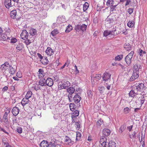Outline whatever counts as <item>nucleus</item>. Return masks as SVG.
Wrapping results in <instances>:
<instances>
[{"mask_svg":"<svg viewBox=\"0 0 147 147\" xmlns=\"http://www.w3.org/2000/svg\"><path fill=\"white\" fill-rule=\"evenodd\" d=\"M19 111L20 110L18 107H15L13 108L12 112L14 115L16 116L19 113Z\"/></svg>","mask_w":147,"mask_h":147,"instance_id":"nucleus-18","label":"nucleus"},{"mask_svg":"<svg viewBox=\"0 0 147 147\" xmlns=\"http://www.w3.org/2000/svg\"><path fill=\"white\" fill-rule=\"evenodd\" d=\"M11 42L13 43H16L17 41V40L15 38H11Z\"/></svg>","mask_w":147,"mask_h":147,"instance_id":"nucleus-53","label":"nucleus"},{"mask_svg":"<svg viewBox=\"0 0 147 147\" xmlns=\"http://www.w3.org/2000/svg\"><path fill=\"white\" fill-rule=\"evenodd\" d=\"M142 66L139 63L137 62L135 64L133 68V71L139 72V70L142 69Z\"/></svg>","mask_w":147,"mask_h":147,"instance_id":"nucleus-8","label":"nucleus"},{"mask_svg":"<svg viewBox=\"0 0 147 147\" xmlns=\"http://www.w3.org/2000/svg\"><path fill=\"white\" fill-rule=\"evenodd\" d=\"M117 4H115L113 6H111L112 7H111L110 11L111 12H113L115 10V8L117 6Z\"/></svg>","mask_w":147,"mask_h":147,"instance_id":"nucleus-51","label":"nucleus"},{"mask_svg":"<svg viewBox=\"0 0 147 147\" xmlns=\"http://www.w3.org/2000/svg\"><path fill=\"white\" fill-rule=\"evenodd\" d=\"M58 30L57 29H55L52 31L51 32V34L53 36L59 33Z\"/></svg>","mask_w":147,"mask_h":147,"instance_id":"nucleus-40","label":"nucleus"},{"mask_svg":"<svg viewBox=\"0 0 147 147\" xmlns=\"http://www.w3.org/2000/svg\"><path fill=\"white\" fill-rule=\"evenodd\" d=\"M17 14L16 11V10H13L11 11L10 13V15L11 17L13 19H15L16 18V16Z\"/></svg>","mask_w":147,"mask_h":147,"instance_id":"nucleus-30","label":"nucleus"},{"mask_svg":"<svg viewBox=\"0 0 147 147\" xmlns=\"http://www.w3.org/2000/svg\"><path fill=\"white\" fill-rule=\"evenodd\" d=\"M49 145L47 141L44 140L41 142L40 146V147H49Z\"/></svg>","mask_w":147,"mask_h":147,"instance_id":"nucleus-25","label":"nucleus"},{"mask_svg":"<svg viewBox=\"0 0 147 147\" xmlns=\"http://www.w3.org/2000/svg\"><path fill=\"white\" fill-rule=\"evenodd\" d=\"M9 72L11 74H15V69L12 66H9Z\"/></svg>","mask_w":147,"mask_h":147,"instance_id":"nucleus-34","label":"nucleus"},{"mask_svg":"<svg viewBox=\"0 0 147 147\" xmlns=\"http://www.w3.org/2000/svg\"><path fill=\"white\" fill-rule=\"evenodd\" d=\"M89 6L88 3L87 2H85L83 5V10L84 11H85L87 10Z\"/></svg>","mask_w":147,"mask_h":147,"instance_id":"nucleus-44","label":"nucleus"},{"mask_svg":"<svg viewBox=\"0 0 147 147\" xmlns=\"http://www.w3.org/2000/svg\"><path fill=\"white\" fill-rule=\"evenodd\" d=\"M103 134L106 136H109L111 134L110 130L107 129H104L102 131Z\"/></svg>","mask_w":147,"mask_h":147,"instance_id":"nucleus-21","label":"nucleus"},{"mask_svg":"<svg viewBox=\"0 0 147 147\" xmlns=\"http://www.w3.org/2000/svg\"><path fill=\"white\" fill-rule=\"evenodd\" d=\"M8 89V87L7 86H5L2 89V90L3 92H4L7 91Z\"/></svg>","mask_w":147,"mask_h":147,"instance_id":"nucleus-60","label":"nucleus"},{"mask_svg":"<svg viewBox=\"0 0 147 147\" xmlns=\"http://www.w3.org/2000/svg\"><path fill=\"white\" fill-rule=\"evenodd\" d=\"M107 139L105 137H102L100 140V147H116V144L114 142L110 141L108 145L107 144Z\"/></svg>","mask_w":147,"mask_h":147,"instance_id":"nucleus-1","label":"nucleus"},{"mask_svg":"<svg viewBox=\"0 0 147 147\" xmlns=\"http://www.w3.org/2000/svg\"><path fill=\"white\" fill-rule=\"evenodd\" d=\"M46 53L49 56H51L53 55L54 51L53 49L50 47H48L46 51Z\"/></svg>","mask_w":147,"mask_h":147,"instance_id":"nucleus-17","label":"nucleus"},{"mask_svg":"<svg viewBox=\"0 0 147 147\" xmlns=\"http://www.w3.org/2000/svg\"><path fill=\"white\" fill-rule=\"evenodd\" d=\"M36 30L33 28H31L30 30V34L32 35H34L36 34Z\"/></svg>","mask_w":147,"mask_h":147,"instance_id":"nucleus-43","label":"nucleus"},{"mask_svg":"<svg viewBox=\"0 0 147 147\" xmlns=\"http://www.w3.org/2000/svg\"><path fill=\"white\" fill-rule=\"evenodd\" d=\"M80 28V26L79 25H77L75 26V29L76 31L79 32Z\"/></svg>","mask_w":147,"mask_h":147,"instance_id":"nucleus-52","label":"nucleus"},{"mask_svg":"<svg viewBox=\"0 0 147 147\" xmlns=\"http://www.w3.org/2000/svg\"><path fill=\"white\" fill-rule=\"evenodd\" d=\"M124 47V48L127 51H129L131 50V46L129 44H125Z\"/></svg>","mask_w":147,"mask_h":147,"instance_id":"nucleus-36","label":"nucleus"},{"mask_svg":"<svg viewBox=\"0 0 147 147\" xmlns=\"http://www.w3.org/2000/svg\"><path fill=\"white\" fill-rule=\"evenodd\" d=\"M136 132L134 131L132 135H129V137L130 138L133 139L135 138L136 137Z\"/></svg>","mask_w":147,"mask_h":147,"instance_id":"nucleus-54","label":"nucleus"},{"mask_svg":"<svg viewBox=\"0 0 147 147\" xmlns=\"http://www.w3.org/2000/svg\"><path fill=\"white\" fill-rule=\"evenodd\" d=\"M111 77V74L107 72H105L103 73L102 75V80L103 81L107 82L110 80Z\"/></svg>","mask_w":147,"mask_h":147,"instance_id":"nucleus-7","label":"nucleus"},{"mask_svg":"<svg viewBox=\"0 0 147 147\" xmlns=\"http://www.w3.org/2000/svg\"><path fill=\"white\" fill-rule=\"evenodd\" d=\"M79 112L78 110H76L72 113L71 114V118L72 119H74L76 118V117L78 116L79 115Z\"/></svg>","mask_w":147,"mask_h":147,"instance_id":"nucleus-19","label":"nucleus"},{"mask_svg":"<svg viewBox=\"0 0 147 147\" xmlns=\"http://www.w3.org/2000/svg\"><path fill=\"white\" fill-rule=\"evenodd\" d=\"M73 30V27L71 25H69L66 28L65 30V32L66 33H68L70 32Z\"/></svg>","mask_w":147,"mask_h":147,"instance_id":"nucleus-33","label":"nucleus"},{"mask_svg":"<svg viewBox=\"0 0 147 147\" xmlns=\"http://www.w3.org/2000/svg\"><path fill=\"white\" fill-rule=\"evenodd\" d=\"M69 107L70 110L71 111H74L76 108V105L74 103H70L69 105Z\"/></svg>","mask_w":147,"mask_h":147,"instance_id":"nucleus-32","label":"nucleus"},{"mask_svg":"<svg viewBox=\"0 0 147 147\" xmlns=\"http://www.w3.org/2000/svg\"><path fill=\"white\" fill-rule=\"evenodd\" d=\"M126 2L125 4V6H126L129 4H130L131 3V0H126Z\"/></svg>","mask_w":147,"mask_h":147,"instance_id":"nucleus-59","label":"nucleus"},{"mask_svg":"<svg viewBox=\"0 0 147 147\" xmlns=\"http://www.w3.org/2000/svg\"><path fill=\"white\" fill-rule=\"evenodd\" d=\"M126 128V125L125 124L121 125L120 127L119 130V132L120 133H121Z\"/></svg>","mask_w":147,"mask_h":147,"instance_id":"nucleus-31","label":"nucleus"},{"mask_svg":"<svg viewBox=\"0 0 147 147\" xmlns=\"http://www.w3.org/2000/svg\"><path fill=\"white\" fill-rule=\"evenodd\" d=\"M38 72H39L38 76L40 78H43L45 74L42 69H39Z\"/></svg>","mask_w":147,"mask_h":147,"instance_id":"nucleus-23","label":"nucleus"},{"mask_svg":"<svg viewBox=\"0 0 147 147\" xmlns=\"http://www.w3.org/2000/svg\"><path fill=\"white\" fill-rule=\"evenodd\" d=\"M81 136V133L79 132H76V140H78L80 139V137Z\"/></svg>","mask_w":147,"mask_h":147,"instance_id":"nucleus-47","label":"nucleus"},{"mask_svg":"<svg viewBox=\"0 0 147 147\" xmlns=\"http://www.w3.org/2000/svg\"><path fill=\"white\" fill-rule=\"evenodd\" d=\"M140 56H142L143 54H145L146 52L144 51H143L142 50L140 49H139L138 52Z\"/></svg>","mask_w":147,"mask_h":147,"instance_id":"nucleus-46","label":"nucleus"},{"mask_svg":"<svg viewBox=\"0 0 147 147\" xmlns=\"http://www.w3.org/2000/svg\"><path fill=\"white\" fill-rule=\"evenodd\" d=\"M87 25L85 24H83L82 25H81L80 26V30L82 32H84L86 30L87 28Z\"/></svg>","mask_w":147,"mask_h":147,"instance_id":"nucleus-37","label":"nucleus"},{"mask_svg":"<svg viewBox=\"0 0 147 147\" xmlns=\"http://www.w3.org/2000/svg\"><path fill=\"white\" fill-rule=\"evenodd\" d=\"M145 135H144L143 136H142L141 139V142L142 141L143 143H145Z\"/></svg>","mask_w":147,"mask_h":147,"instance_id":"nucleus-62","label":"nucleus"},{"mask_svg":"<svg viewBox=\"0 0 147 147\" xmlns=\"http://www.w3.org/2000/svg\"><path fill=\"white\" fill-rule=\"evenodd\" d=\"M32 92L30 91H29L27 92L26 94V95L25 97L29 99L31 97L32 95Z\"/></svg>","mask_w":147,"mask_h":147,"instance_id":"nucleus-39","label":"nucleus"},{"mask_svg":"<svg viewBox=\"0 0 147 147\" xmlns=\"http://www.w3.org/2000/svg\"><path fill=\"white\" fill-rule=\"evenodd\" d=\"M144 87V84L143 83H140L134 88V90L136 92H138L139 94L140 93V92L142 91Z\"/></svg>","mask_w":147,"mask_h":147,"instance_id":"nucleus-5","label":"nucleus"},{"mask_svg":"<svg viewBox=\"0 0 147 147\" xmlns=\"http://www.w3.org/2000/svg\"><path fill=\"white\" fill-rule=\"evenodd\" d=\"M75 89L73 87H70L67 89V92L69 94L67 97L69 101H71V98L72 97V94L74 92Z\"/></svg>","mask_w":147,"mask_h":147,"instance_id":"nucleus-3","label":"nucleus"},{"mask_svg":"<svg viewBox=\"0 0 147 147\" xmlns=\"http://www.w3.org/2000/svg\"><path fill=\"white\" fill-rule=\"evenodd\" d=\"M81 122L80 121H78V122H76L75 123V125L76 128L79 129V128L81 127Z\"/></svg>","mask_w":147,"mask_h":147,"instance_id":"nucleus-42","label":"nucleus"},{"mask_svg":"<svg viewBox=\"0 0 147 147\" xmlns=\"http://www.w3.org/2000/svg\"><path fill=\"white\" fill-rule=\"evenodd\" d=\"M28 34L26 30H24L20 34L22 38L24 40H26L28 37Z\"/></svg>","mask_w":147,"mask_h":147,"instance_id":"nucleus-10","label":"nucleus"},{"mask_svg":"<svg viewBox=\"0 0 147 147\" xmlns=\"http://www.w3.org/2000/svg\"><path fill=\"white\" fill-rule=\"evenodd\" d=\"M25 42L27 45H29L30 43H31V42L30 41V40H25Z\"/></svg>","mask_w":147,"mask_h":147,"instance_id":"nucleus-64","label":"nucleus"},{"mask_svg":"<svg viewBox=\"0 0 147 147\" xmlns=\"http://www.w3.org/2000/svg\"><path fill=\"white\" fill-rule=\"evenodd\" d=\"M139 93H138V92H136L134 90H131L130 92L129 93V96H130L131 97H133L136 94H137L138 95H138H139ZM138 96H137V97H138Z\"/></svg>","mask_w":147,"mask_h":147,"instance_id":"nucleus-29","label":"nucleus"},{"mask_svg":"<svg viewBox=\"0 0 147 147\" xmlns=\"http://www.w3.org/2000/svg\"><path fill=\"white\" fill-rule=\"evenodd\" d=\"M81 99L80 96L77 94L75 95L73 97L74 102L76 103H79Z\"/></svg>","mask_w":147,"mask_h":147,"instance_id":"nucleus-15","label":"nucleus"},{"mask_svg":"<svg viewBox=\"0 0 147 147\" xmlns=\"http://www.w3.org/2000/svg\"><path fill=\"white\" fill-rule=\"evenodd\" d=\"M3 143L4 145H6L8 143L7 142L6 139L5 138H3L2 139Z\"/></svg>","mask_w":147,"mask_h":147,"instance_id":"nucleus-58","label":"nucleus"},{"mask_svg":"<svg viewBox=\"0 0 147 147\" xmlns=\"http://www.w3.org/2000/svg\"><path fill=\"white\" fill-rule=\"evenodd\" d=\"M130 110V109H129L128 107H126L124 108L123 109V112L124 113L127 114L129 113Z\"/></svg>","mask_w":147,"mask_h":147,"instance_id":"nucleus-48","label":"nucleus"},{"mask_svg":"<svg viewBox=\"0 0 147 147\" xmlns=\"http://www.w3.org/2000/svg\"><path fill=\"white\" fill-rule=\"evenodd\" d=\"M115 5V1L113 0H108L107 2L106 5L109 7H111Z\"/></svg>","mask_w":147,"mask_h":147,"instance_id":"nucleus-27","label":"nucleus"},{"mask_svg":"<svg viewBox=\"0 0 147 147\" xmlns=\"http://www.w3.org/2000/svg\"><path fill=\"white\" fill-rule=\"evenodd\" d=\"M49 147H61V145L57 144L54 140H51L49 144Z\"/></svg>","mask_w":147,"mask_h":147,"instance_id":"nucleus-16","label":"nucleus"},{"mask_svg":"<svg viewBox=\"0 0 147 147\" xmlns=\"http://www.w3.org/2000/svg\"><path fill=\"white\" fill-rule=\"evenodd\" d=\"M96 125L98 126H100L103 123L102 120H97Z\"/></svg>","mask_w":147,"mask_h":147,"instance_id":"nucleus-50","label":"nucleus"},{"mask_svg":"<svg viewBox=\"0 0 147 147\" xmlns=\"http://www.w3.org/2000/svg\"><path fill=\"white\" fill-rule=\"evenodd\" d=\"M112 32L109 30H106L103 33V35L105 36H107L110 34H112Z\"/></svg>","mask_w":147,"mask_h":147,"instance_id":"nucleus-41","label":"nucleus"},{"mask_svg":"<svg viewBox=\"0 0 147 147\" xmlns=\"http://www.w3.org/2000/svg\"><path fill=\"white\" fill-rule=\"evenodd\" d=\"M101 75L100 74H96L95 76L94 77V78L98 80H100L101 79Z\"/></svg>","mask_w":147,"mask_h":147,"instance_id":"nucleus-49","label":"nucleus"},{"mask_svg":"<svg viewBox=\"0 0 147 147\" xmlns=\"http://www.w3.org/2000/svg\"><path fill=\"white\" fill-rule=\"evenodd\" d=\"M74 69H75V73L76 74H78L79 73V71L76 65H75L74 66Z\"/></svg>","mask_w":147,"mask_h":147,"instance_id":"nucleus-57","label":"nucleus"},{"mask_svg":"<svg viewBox=\"0 0 147 147\" xmlns=\"http://www.w3.org/2000/svg\"><path fill=\"white\" fill-rule=\"evenodd\" d=\"M16 76L18 78H21L22 77V75L20 74V72H18L17 73V74H16Z\"/></svg>","mask_w":147,"mask_h":147,"instance_id":"nucleus-61","label":"nucleus"},{"mask_svg":"<svg viewBox=\"0 0 147 147\" xmlns=\"http://www.w3.org/2000/svg\"><path fill=\"white\" fill-rule=\"evenodd\" d=\"M139 72L133 71L132 75L130 79V81H132L138 78L139 77Z\"/></svg>","mask_w":147,"mask_h":147,"instance_id":"nucleus-11","label":"nucleus"},{"mask_svg":"<svg viewBox=\"0 0 147 147\" xmlns=\"http://www.w3.org/2000/svg\"><path fill=\"white\" fill-rule=\"evenodd\" d=\"M70 86V83L69 81H67L63 83L62 84L59 85L58 88L59 90L66 89V88Z\"/></svg>","mask_w":147,"mask_h":147,"instance_id":"nucleus-6","label":"nucleus"},{"mask_svg":"<svg viewBox=\"0 0 147 147\" xmlns=\"http://www.w3.org/2000/svg\"><path fill=\"white\" fill-rule=\"evenodd\" d=\"M138 97H139L138 100L140 102V104L142 105L144 101V97L141 94H139Z\"/></svg>","mask_w":147,"mask_h":147,"instance_id":"nucleus-20","label":"nucleus"},{"mask_svg":"<svg viewBox=\"0 0 147 147\" xmlns=\"http://www.w3.org/2000/svg\"><path fill=\"white\" fill-rule=\"evenodd\" d=\"M133 127V125H130L129 126H128L127 127V129L129 131H131V129Z\"/></svg>","mask_w":147,"mask_h":147,"instance_id":"nucleus-63","label":"nucleus"},{"mask_svg":"<svg viewBox=\"0 0 147 147\" xmlns=\"http://www.w3.org/2000/svg\"><path fill=\"white\" fill-rule=\"evenodd\" d=\"M5 33L7 35V39H10V38L9 37H7V35H9L11 32L10 29L8 27H5Z\"/></svg>","mask_w":147,"mask_h":147,"instance_id":"nucleus-28","label":"nucleus"},{"mask_svg":"<svg viewBox=\"0 0 147 147\" xmlns=\"http://www.w3.org/2000/svg\"><path fill=\"white\" fill-rule=\"evenodd\" d=\"M4 4L5 7L7 8H9L13 5L11 0H5Z\"/></svg>","mask_w":147,"mask_h":147,"instance_id":"nucleus-12","label":"nucleus"},{"mask_svg":"<svg viewBox=\"0 0 147 147\" xmlns=\"http://www.w3.org/2000/svg\"><path fill=\"white\" fill-rule=\"evenodd\" d=\"M22 129L21 127H18L17 129V131L19 134H21L22 133Z\"/></svg>","mask_w":147,"mask_h":147,"instance_id":"nucleus-55","label":"nucleus"},{"mask_svg":"<svg viewBox=\"0 0 147 147\" xmlns=\"http://www.w3.org/2000/svg\"><path fill=\"white\" fill-rule=\"evenodd\" d=\"M29 102L28 99L26 98H24L22 100L21 103L22 105L24 107L26 105L28 104Z\"/></svg>","mask_w":147,"mask_h":147,"instance_id":"nucleus-26","label":"nucleus"},{"mask_svg":"<svg viewBox=\"0 0 147 147\" xmlns=\"http://www.w3.org/2000/svg\"><path fill=\"white\" fill-rule=\"evenodd\" d=\"M134 54V51H131L125 57V61L127 65H129L131 63V59Z\"/></svg>","mask_w":147,"mask_h":147,"instance_id":"nucleus-2","label":"nucleus"},{"mask_svg":"<svg viewBox=\"0 0 147 147\" xmlns=\"http://www.w3.org/2000/svg\"><path fill=\"white\" fill-rule=\"evenodd\" d=\"M123 55H118L115 57V59L116 61H120L123 58Z\"/></svg>","mask_w":147,"mask_h":147,"instance_id":"nucleus-45","label":"nucleus"},{"mask_svg":"<svg viewBox=\"0 0 147 147\" xmlns=\"http://www.w3.org/2000/svg\"><path fill=\"white\" fill-rule=\"evenodd\" d=\"M14 47L16 49V52L19 53L22 50L24 46L22 43L19 42L15 44Z\"/></svg>","mask_w":147,"mask_h":147,"instance_id":"nucleus-4","label":"nucleus"},{"mask_svg":"<svg viewBox=\"0 0 147 147\" xmlns=\"http://www.w3.org/2000/svg\"><path fill=\"white\" fill-rule=\"evenodd\" d=\"M10 111V110L9 109H7L5 111V113L3 116V117L5 119H9V118L8 117V116H9V114Z\"/></svg>","mask_w":147,"mask_h":147,"instance_id":"nucleus-24","label":"nucleus"},{"mask_svg":"<svg viewBox=\"0 0 147 147\" xmlns=\"http://www.w3.org/2000/svg\"><path fill=\"white\" fill-rule=\"evenodd\" d=\"M9 65L8 62H6L2 65L0 67V69L2 71H5L6 70L8 69L9 67Z\"/></svg>","mask_w":147,"mask_h":147,"instance_id":"nucleus-9","label":"nucleus"},{"mask_svg":"<svg viewBox=\"0 0 147 147\" xmlns=\"http://www.w3.org/2000/svg\"><path fill=\"white\" fill-rule=\"evenodd\" d=\"M134 9L133 8H129L128 9V12L129 14H131L133 12Z\"/></svg>","mask_w":147,"mask_h":147,"instance_id":"nucleus-56","label":"nucleus"},{"mask_svg":"<svg viewBox=\"0 0 147 147\" xmlns=\"http://www.w3.org/2000/svg\"><path fill=\"white\" fill-rule=\"evenodd\" d=\"M65 142L66 144L71 145L73 144V142L67 136H66L65 138Z\"/></svg>","mask_w":147,"mask_h":147,"instance_id":"nucleus-14","label":"nucleus"},{"mask_svg":"<svg viewBox=\"0 0 147 147\" xmlns=\"http://www.w3.org/2000/svg\"><path fill=\"white\" fill-rule=\"evenodd\" d=\"M134 24L135 23L133 21H129L127 23V26L129 27L132 28L134 26Z\"/></svg>","mask_w":147,"mask_h":147,"instance_id":"nucleus-38","label":"nucleus"},{"mask_svg":"<svg viewBox=\"0 0 147 147\" xmlns=\"http://www.w3.org/2000/svg\"><path fill=\"white\" fill-rule=\"evenodd\" d=\"M46 84L47 86L51 87L53 84V80L51 78H49L46 80Z\"/></svg>","mask_w":147,"mask_h":147,"instance_id":"nucleus-13","label":"nucleus"},{"mask_svg":"<svg viewBox=\"0 0 147 147\" xmlns=\"http://www.w3.org/2000/svg\"><path fill=\"white\" fill-rule=\"evenodd\" d=\"M40 61L44 65H47L49 63V61L47 59V57H43L40 60Z\"/></svg>","mask_w":147,"mask_h":147,"instance_id":"nucleus-22","label":"nucleus"},{"mask_svg":"<svg viewBox=\"0 0 147 147\" xmlns=\"http://www.w3.org/2000/svg\"><path fill=\"white\" fill-rule=\"evenodd\" d=\"M39 84L42 86H45L46 84L45 79L44 78L40 79L39 82Z\"/></svg>","mask_w":147,"mask_h":147,"instance_id":"nucleus-35","label":"nucleus"}]
</instances>
